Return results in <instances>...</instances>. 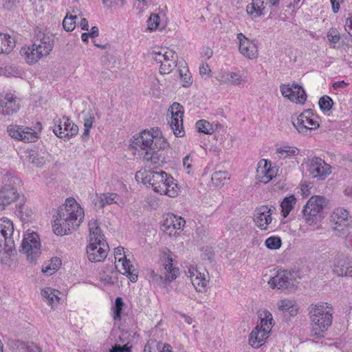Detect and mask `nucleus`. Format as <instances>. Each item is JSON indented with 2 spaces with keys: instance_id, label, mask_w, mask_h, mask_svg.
Masks as SVG:
<instances>
[{
  "instance_id": "de8ad7c7",
  "label": "nucleus",
  "mask_w": 352,
  "mask_h": 352,
  "mask_svg": "<svg viewBox=\"0 0 352 352\" xmlns=\"http://www.w3.org/2000/svg\"><path fill=\"white\" fill-rule=\"evenodd\" d=\"M76 15L70 14L69 16H68V14H67V16L65 17L63 21V28L67 32L72 31L76 27Z\"/></svg>"
},
{
  "instance_id": "393cba45",
  "label": "nucleus",
  "mask_w": 352,
  "mask_h": 352,
  "mask_svg": "<svg viewBox=\"0 0 352 352\" xmlns=\"http://www.w3.org/2000/svg\"><path fill=\"white\" fill-rule=\"evenodd\" d=\"M20 54L29 65L35 64L42 58L47 56L45 54L43 53L42 50L36 47L33 43L31 45L23 47L20 50Z\"/></svg>"
},
{
  "instance_id": "f704fd0d",
  "label": "nucleus",
  "mask_w": 352,
  "mask_h": 352,
  "mask_svg": "<svg viewBox=\"0 0 352 352\" xmlns=\"http://www.w3.org/2000/svg\"><path fill=\"white\" fill-rule=\"evenodd\" d=\"M296 203V199L294 195L285 197L280 203L281 214L285 218L287 217L291 210L294 208Z\"/></svg>"
},
{
  "instance_id": "79ce46f5",
  "label": "nucleus",
  "mask_w": 352,
  "mask_h": 352,
  "mask_svg": "<svg viewBox=\"0 0 352 352\" xmlns=\"http://www.w3.org/2000/svg\"><path fill=\"white\" fill-rule=\"evenodd\" d=\"M164 343L155 340H149L144 346L143 352H160Z\"/></svg>"
},
{
  "instance_id": "9d476101",
  "label": "nucleus",
  "mask_w": 352,
  "mask_h": 352,
  "mask_svg": "<svg viewBox=\"0 0 352 352\" xmlns=\"http://www.w3.org/2000/svg\"><path fill=\"white\" fill-rule=\"evenodd\" d=\"M38 131L31 127L21 125H10L8 126L7 131L10 136L17 140L24 142H36L38 138V132L41 131L42 124L41 122L36 123Z\"/></svg>"
},
{
  "instance_id": "bf43d9fd",
  "label": "nucleus",
  "mask_w": 352,
  "mask_h": 352,
  "mask_svg": "<svg viewBox=\"0 0 352 352\" xmlns=\"http://www.w3.org/2000/svg\"><path fill=\"white\" fill-rule=\"evenodd\" d=\"M19 1L20 0H4L3 8L8 10H12L19 3Z\"/></svg>"
},
{
  "instance_id": "4468645a",
  "label": "nucleus",
  "mask_w": 352,
  "mask_h": 352,
  "mask_svg": "<svg viewBox=\"0 0 352 352\" xmlns=\"http://www.w3.org/2000/svg\"><path fill=\"white\" fill-rule=\"evenodd\" d=\"M282 95L292 102L303 104L307 100V94L302 86L296 82L292 84L282 85L280 86Z\"/></svg>"
},
{
  "instance_id": "a878e982",
  "label": "nucleus",
  "mask_w": 352,
  "mask_h": 352,
  "mask_svg": "<svg viewBox=\"0 0 352 352\" xmlns=\"http://www.w3.org/2000/svg\"><path fill=\"white\" fill-rule=\"evenodd\" d=\"M186 223V221L181 217L175 214H168L163 223L164 230L168 233L169 235H175L176 230L183 228Z\"/></svg>"
},
{
  "instance_id": "c756f323",
  "label": "nucleus",
  "mask_w": 352,
  "mask_h": 352,
  "mask_svg": "<svg viewBox=\"0 0 352 352\" xmlns=\"http://www.w3.org/2000/svg\"><path fill=\"white\" fill-rule=\"evenodd\" d=\"M270 333L260 328L258 325L256 326L250 335L249 344L256 349L261 346Z\"/></svg>"
},
{
  "instance_id": "a18cd8bd",
  "label": "nucleus",
  "mask_w": 352,
  "mask_h": 352,
  "mask_svg": "<svg viewBox=\"0 0 352 352\" xmlns=\"http://www.w3.org/2000/svg\"><path fill=\"white\" fill-rule=\"evenodd\" d=\"M124 302L121 297H117L115 300L114 306L112 308L113 318L115 320H120Z\"/></svg>"
},
{
  "instance_id": "39448f33",
  "label": "nucleus",
  "mask_w": 352,
  "mask_h": 352,
  "mask_svg": "<svg viewBox=\"0 0 352 352\" xmlns=\"http://www.w3.org/2000/svg\"><path fill=\"white\" fill-rule=\"evenodd\" d=\"M21 179L11 174H5L2 178V186L0 189V211L15 201L18 197L17 186Z\"/></svg>"
},
{
  "instance_id": "9b49d317",
  "label": "nucleus",
  "mask_w": 352,
  "mask_h": 352,
  "mask_svg": "<svg viewBox=\"0 0 352 352\" xmlns=\"http://www.w3.org/2000/svg\"><path fill=\"white\" fill-rule=\"evenodd\" d=\"M14 228L11 221L0 219V252L3 250L7 254L12 253L14 248V241L12 238Z\"/></svg>"
},
{
  "instance_id": "bb28decb",
  "label": "nucleus",
  "mask_w": 352,
  "mask_h": 352,
  "mask_svg": "<svg viewBox=\"0 0 352 352\" xmlns=\"http://www.w3.org/2000/svg\"><path fill=\"white\" fill-rule=\"evenodd\" d=\"M348 257L343 254H338L333 263V272L338 276H352V267L347 263Z\"/></svg>"
},
{
  "instance_id": "6e6d98bb",
  "label": "nucleus",
  "mask_w": 352,
  "mask_h": 352,
  "mask_svg": "<svg viewBox=\"0 0 352 352\" xmlns=\"http://www.w3.org/2000/svg\"><path fill=\"white\" fill-rule=\"evenodd\" d=\"M242 78L239 74L230 72V82L229 84L233 85H239L241 83Z\"/></svg>"
},
{
  "instance_id": "423d86ee",
  "label": "nucleus",
  "mask_w": 352,
  "mask_h": 352,
  "mask_svg": "<svg viewBox=\"0 0 352 352\" xmlns=\"http://www.w3.org/2000/svg\"><path fill=\"white\" fill-rule=\"evenodd\" d=\"M327 202L322 196H312L302 209V216L309 224L316 223L322 215V211Z\"/></svg>"
},
{
  "instance_id": "f8f14e48",
  "label": "nucleus",
  "mask_w": 352,
  "mask_h": 352,
  "mask_svg": "<svg viewBox=\"0 0 352 352\" xmlns=\"http://www.w3.org/2000/svg\"><path fill=\"white\" fill-rule=\"evenodd\" d=\"M168 113L170 114V120L168 121L174 135L176 137H183L185 131L183 128L184 108L177 103L174 102L168 109Z\"/></svg>"
},
{
  "instance_id": "3c124183",
  "label": "nucleus",
  "mask_w": 352,
  "mask_h": 352,
  "mask_svg": "<svg viewBox=\"0 0 352 352\" xmlns=\"http://www.w3.org/2000/svg\"><path fill=\"white\" fill-rule=\"evenodd\" d=\"M84 127L92 128L95 120L94 113L92 110L85 111L82 112Z\"/></svg>"
},
{
  "instance_id": "7ed1b4c3",
  "label": "nucleus",
  "mask_w": 352,
  "mask_h": 352,
  "mask_svg": "<svg viewBox=\"0 0 352 352\" xmlns=\"http://www.w3.org/2000/svg\"><path fill=\"white\" fill-rule=\"evenodd\" d=\"M142 183L149 184L153 190L160 195H166L175 197L178 194V187L174 178L163 170H144L140 173ZM136 178H140V173H137Z\"/></svg>"
},
{
  "instance_id": "a19ab883",
  "label": "nucleus",
  "mask_w": 352,
  "mask_h": 352,
  "mask_svg": "<svg viewBox=\"0 0 352 352\" xmlns=\"http://www.w3.org/2000/svg\"><path fill=\"white\" fill-rule=\"evenodd\" d=\"M62 264L61 260L58 257L52 258L50 260V263L45 267H43L42 272L47 273L49 275H52L56 272Z\"/></svg>"
},
{
  "instance_id": "4be33fe9",
  "label": "nucleus",
  "mask_w": 352,
  "mask_h": 352,
  "mask_svg": "<svg viewBox=\"0 0 352 352\" xmlns=\"http://www.w3.org/2000/svg\"><path fill=\"white\" fill-rule=\"evenodd\" d=\"M278 169L272 167V164L267 160H261L258 164L256 178L263 183H267L277 174Z\"/></svg>"
},
{
  "instance_id": "ddd939ff",
  "label": "nucleus",
  "mask_w": 352,
  "mask_h": 352,
  "mask_svg": "<svg viewBox=\"0 0 352 352\" xmlns=\"http://www.w3.org/2000/svg\"><path fill=\"white\" fill-rule=\"evenodd\" d=\"M54 123L53 131L60 138L69 140L78 134V126L67 116L54 120Z\"/></svg>"
},
{
  "instance_id": "f03ea898",
  "label": "nucleus",
  "mask_w": 352,
  "mask_h": 352,
  "mask_svg": "<svg viewBox=\"0 0 352 352\" xmlns=\"http://www.w3.org/2000/svg\"><path fill=\"white\" fill-rule=\"evenodd\" d=\"M54 217V232L57 235H67L80 226L84 217V210L74 198H67Z\"/></svg>"
},
{
  "instance_id": "412c9836",
  "label": "nucleus",
  "mask_w": 352,
  "mask_h": 352,
  "mask_svg": "<svg viewBox=\"0 0 352 352\" xmlns=\"http://www.w3.org/2000/svg\"><path fill=\"white\" fill-rule=\"evenodd\" d=\"M272 210L268 206H262L255 211L254 221L262 230H267L272 221Z\"/></svg>"
},
{
  "instance_id": "864d4df0",
  "label": "nucleus",
  "mask_w": 352,
  "mask_h": 352,
  "mask_svg": "<svg viewBox=\"0 0 352 352\" xmlns=\"http://www.w3.org/2000/svg\"><path fill=\"white\" fill-rule=\"evenodd\" d=\"M165 49L166 48H157L152 52V58L155 62L160 64L162 63L164 56L165 55Z\"/></svg>"
},
{
  "instance_id": "338daca9",
  "label": "nucleus",
  "mask_w": 352,
  "mask_h": 352,
  "mask_svg": "<svg viewBox=\"0 0 352 352\" xmlns=\"http://www.w3.org/2000/svg\"><path fill=\"white\" fill-rule=\"evenodd\" d=\"M344 28L349 34L352 36V16L346 19Z\"/></svg>"
},
{
  "instance_id": "c85d7f7f",
  "label": "nucleus",
  "mask_w": 352,
  "mask_h": 352,
  "mask_svg": "<svg viewBox=\"0 0 352 352\" xmlns=\"http://www.w3.org/2000/svg\"><path fill=\"white\" fill-rule=\"evenodd\" d=\"M188 274L192 284L197 289L201 291L206 287L209 280L204 273L199 272L197 267L190 266L188 269Z\"/></svg>"
},
{
  "instance_id": "8fccbe9b",
  "label": "nucleus",
  "mask_w": 352,
  "mask_h": 352,
  "mask_svg": "<svg viewBox=\"0 0 352 352\" xmlns=\"http://www.w3.org/2000/svg\"><path fill=\"white\" fill-rule=\"evenodd\" d=\"M281 244V239L278 236H270L265 241V245L270 250H278L280 248Z\"/></svg>"
},
{
  "instance_id": "72a5a7b5",
  "label": "nucleus",
  "mask_w": 352,
  "mask_h": 352,
  "mask_svg": "<svg viewBox=\"0 0 352 352\" xmlns=\"http://www.w3.org/2000/svg\"><path fill=\"white\" fill-rule=\"evenodd\" d=\"M89 230L90 234V242L105 241L104 235L101 234V230L96 220L91 219L89 221Z\"/></svg>"
},
{
  "instance_id": "5701e85b",
  "label": "nucleus",
  "mask_w": 352,
  "mask_h": 352,
  "mask_svg": "<svg viewBox=\"0 0 352 352\" xmlns=\"http://www.w3.org/2000/svg\"><path fill=\"white\" fill-rule=\"evenodd\" d=\"M268 284L272 289H288L293 285L292 274L286 270H279L268 280Z\"/></svg>"
},
{
  "instance_id": "09e8293b",
  "label": "nucleus",
  "mask_w": 352,
  "mask_h": 352,
  "mask_svg": "<svg viewBox=\"0 0 352 352\" xmlns=\"http://www.w3.org/2000/svg\"><path fill=\"white\" fill-rule=\"evenodd\" d=\"M327 38L328 41L331 43V47L335 48L336 45L340 39V33L336 29L331 28L327 32Z\"/></svg>"
},
{
  "instance_id": "69168bd1",
  "label": "nucleus",
  "mask_w": 352,
  "mask_h": 352,
  "mask_svg": "<svg viewBox=\"0 0 352 352\" xmlns=\"http://www.w3.org/2000/svg\"><path fill=\"white\" fill-rule=\"evenodd\" d=\"M210 72V69L208 63H203L199 67V74L203 76Z\"/></svg>"
},
{
  "instance_id": "a211bd4d",
  "label": "nucleus",
  "mask_w": 352,
  "mask_h": 352,
  "mask_svg": "<svg viewBox=\"0 0 352 352\" xmlns=\"http://www.w3.org/2000/svg\"><path fill=\"white\" fill-rule=\"evenodd\" d=\"M115 259L119 262H122V274L126 275L131 282L135 283L138 280V272L134 266L131 264L130 260L126 258L124 252V248L118 247L114 251Z\"/></svg>"
},
{
  "instance_id": "0eeeda50",
  "label": "nucleus",
  "mask_w": 352,
  "mask_h": 352,
  "mask_svg": "<svg viewBox=\"0 0 352 352\" xmlns=\"http://www.w3.org/2000/svg\"><path fill=\"white\" fill-rule=\"evenodd\" d=\"M163 265L165 271L164 276L157 274L154 270L148 271L147 276L151 283L159 286H166L177 277L179 268L173 266V258L169 254H167L166 262Z\"/></svg>"
},
{
  "instance_id": "5fc2aeb1",
  "label": "nucleus",
  "mask_w": 352,
  "mask_h": 352,
  "mask_svg": "<svg viewBox=\"0 0 352 352\" xmlns=\"http://www.w3.org/2000/svg\"><path fill=\"white\" fill-rule=\"evenodd\" d=\"M28 162L36 167H41L44 164L43 157H39L37 154H31L28 156Z\"/></svg>"
},
{
  "instance_id": "0e129e2a",
  "label": "nucleus",
  "mask_w": 352,
  "mask_h": 352,
  "mask_svg": "<svg viewBox=\"0 0 352 352\" xmlns=\"http://www.w3.org/2000/svg\"><path fill=\"white\" fill-rule=\"evenodd\" d=\"M343 1L344 0H331L332 10L334 13L338 12L340 10V3H342Z\"/></svg>"
},
{
  "instance_id": "ea45409f",
  "label": "nucleus",
  "mask_w": 352,
  "mask_h": 352,
  "mask_svg": "<svg viewBox=\"0 0 352 352\" xmlns=\"http://www.w3.org/2000/svg\"><path fill=\"white\" fill-rule=\"evenodd\" d=\"M186 65V63H184ZM179 73L180 79L182 81V86L187 87H189L192 81V77L189 72V69L187 66H181V68L179 69Z\"/></svg>"
},
{
  "instance_id": "6e6552de",
  "label": "nucleus",
  "mask_w": 352,
  "mask_h": 352,
  "mask_svg": "<svg viewBox=\"0 0 352 352\" xmlns=\"http://www.w3.org/2000/svg\"><path fill=\"white\" fill-rule=\"evenodd\" d=\"M320 119L311 109H307L294 119L292 117V124L296 130L303 135L309 134L312 130L320 126Z\"/></svg>"
},
{
  "instance_id": "f3484780",
  "label": "nucleus",
  "mask_w": 352,
  "mask_h": 352,
  "mask_svg": "<svg viewBox=\"0 0 352 352\" xmlns=\"http://www.w3.org/2000/svg\"><path fill=\"white\" fill-rule=\"evenodd\" d=\"M109 245L106 241H94L87 247V254L91 262H101L107 256Z\"/></svg>"
},
{
  "instance_id": "052dcab7",
  "label": "nucleus",
  "mask_w": 352,
  "mask_h": 352,
  "mask_svg": "<svg viewBox=\"0 0 352 352\" xmlns=\"http://www.w3.org/2000/svg\"><path fill=\"white\" fill-rule=\"evenodd\" d=\"M201 54L206 60H208L212 56L213 52L209 47L204 46L201 48Z\"/></svg>"
},
{
  "instance_id": "774afa93",
  "label": "nucleus",
  "mask_w": 352,
  "mask_h": 352,
  "mask_svg": "<svg viewBox=\"0 0 352 352\" xmlns=\"http://www.w3.org/2000/svg\"><path fill=\"white\" fill-rule=\"evenodd\" d=\"M191 162H192V159H191V156L190 155L185 156L183 159L184 166L185 168H186L187 169L191 168H192Z\"/></svg>"
},
{
  "instance_id": "c9c22d12",
  "label": "nucleus",
  "mask_w": 352,
  "mask_h": 352,
  "mask_svg": "<svg viewBox=\"0 0 352 352\" xmlns=\"http://www.w3.org/2000/svg\"><path fill=\"white\" fill-rule=\"evenodd\" d=\"M118 199L119 197L116 193H101L98 197V204L101 208H104L107 205H110L113 203L117 204Z\"/></svg>"
},
{
  "instance_id": "473e14b6",
  "label": "nucleus",
  "mask_w": 352,
  "mask_h": 352,
  "mask_svg": "<svg viewBox=\"0 0 352 352\" xmlns=\"http://www.w3.org/2000/svg\"><path fill=\"white\" fill-rule=\"evenodd\" d=\"M58 292L50 287H47L41 291V295L45 301L52 308L59 302Z\"/></svg>"
},
{
  "instance_id": "58836bf2",
  "label": "nucleus",
  "mask_w": 352,
  "mask_h": 352,
  "mask_svg": "<svg viewBox=\"0 0 352 352\" xmlns=\"http://www.w3.org/2000/svg\"><path fill=\"white\" fill-rule=\"evenodd\" d=\"M229 175L227 171H216L212 175V182L215 186H221L224 184L226 179H228Z\"/></svg>"
},
{
  "instance_id": "c03bdc74",
  "label": "nucleus",
  "mask_w": 352,
  "mask_h": 352,
  "mask_svg": "<svg viewBox=\"0 0 352 352\" xmlns=\"http://www.w3.org/2000/svg\"><path fill=\"white\" fill-rule=\"evenodd\" d=\"M177 58H170L161 63L160 67V72L162 74H169L176 67Z\"/></svg>"
},
{
  "instance_id": "4d7b16f0",
  "label": "nucleus",
  "mask_w": 352,
  "mask_h": 352,
  "mask_svg": "<svg viewBox=\"0 0 352 352\" xmlns=\"http://www.w3.org/2000/svg\"><path fill=\"white\" fill-rule=\"evenodd\" d=\"M217 80L220 83L229 84L230 82V72H221L217 76Z\"/></svg>"
},
{
  "instance_id": "6ab92c4d",
  "label": "nucleus",
  "mask_w": 352,
  "mask_h": 352,
  "mask_svg": "<svg viewBox=\"0 0 352 352\" xmlns=\"http://www.w3.org/2000/svg\"><path fill=\"white\" fill-rule=\"evenodd\" d=\"M308 171L312 177L324 179L331 173V166L322 159L314 157L310 161Z\"/></svg>"
},
{
  "instance_id": "cd10ccee",
  "label": "nucleus",
  "mask_w": 352,
  "mask_h": 352,
  "mask_svg": "<svg viewBox=\"0 0 352 352\" xmlns=\"http://www.w3.org/2000/svg\"><path fill=\"white\" fill-rule=\"evenodd\" d=\"M267 6L266 0H252V3L246 6V12L252 18H257L267 12Z\"/></svg>"
},
{
  "instance_id": "e2e57ef3",
  "label": "nucleus",
  "mask_w": 352,
  "mask_h": 352,
  "mask_svg": "<svg viewBox=\"0 0 352 352\" xmlns=\"http://www.w3.org/2000/svg\"><path fill=\"white\" fill-rule=\"evenodd\" d=\"M116 352H131V346H129L128 344L120 346L119 344H115L113 346Z\"/></svg>"
},
{
  "instance_id": "e433bc0d",
  "label": "nucleus",
  "mask_w": 352,
  "mask_h": 352,
  "mask_svg": "<svg viewBox=\"0 0 352 352\" xmlns=\"http://www.w3.org/2000/svg\"><path fill=\"white\" fill-rule=\"evenodd\" d=\"M274 319L272 314L267 311L264 310L263 314H261L260 328L265 329L268 332L271 331V328L274 325Z\"/></svg>"
},
{
  "instance_id": "680f3d73",
  "label": "nucleus",
  "mask_w": 352,
  "mask_h": 352,
  "mask_svg": "<svg viewBox=\"0 0 352 352\" xmlns=\"http://www.w3.org/2000/svg\"><path fill=\"white\" fill-rule=\"evenodd\" d=\"M177 58V56L176 55L175 52L171 50H169L168 48L165 49V55L164 56L163 60L162 63H163L165 60H168V59L173 58L175 59Z\"/></svg>"
},
{
  "instance_id": "2f4dec72",
  "label": "nucleus",
  "mask_w": 352,
  "mask_h": 352,
  "mask_svg": "<svg viewBox=\"0 0 352 352\" xmlns=\"http://www.w3.org/2000/svg\"><path fill=\"white\" fill-rule=\"evenodd\" d=\"M14 46L15 42L10 35L0 32V54L10 53Z\"/></svg>"
},
{
  "instance_id": "4c0bfd02",
  "label": "nucleus",
  "mask_w": 352,
  "mask_h": 352,
  "mask_svg": "<svg viewBox=\"0 0 352 352\" xmlns=\"http://www.w3.org/2000/svg\"><path fill=\"white\" fill-rule=\"evenodd\" d=\"M295 301L292 299H283L278 302V309L283 311H289L291 316L297 314V309H294Z\"/></svg>"
},
{
  "instance_id": "603ef678",
  "label": "nucleus",
  "mask_w": 352,
  "mask_h": 352,
  "mask_svg": "<svg viewBox=\"0 0 352 352\" xmlns=\"http://www.w3.org/2000/svg\"><path fill=\"white\" fill-rule=\"evenodd\" d=\"M160 23V16L157 14H151L149 19L147 21L148 28L149 30H155Z\"/></svg>"
},
{
  "instance_id": "13d9d810",
  "label": "nucleus",
  "mask_w": 352,
  "mask_h": 352,
  "mask_svg": "<svg viewBox=\"0 0 352 352\" xmlns=\"http://www.w3.org/2000/svg\"><path fill=\"white\" fill-rule=\"evenodd\" d=\"M21 346L22 349H25L27 352H41L40 349L33 343H21Z\"/></svg>"
},
{
  "instance_id": "b1692460",
  "label": "nucleus",
  "mask_w": 352,
  "mask_h": 352,
  "mask_svg": "<svg viewBox=\"0 0 352 352\" xmlns=\"http://www.w3.org/2000/svg\"><path fill=\"white\" fill-rule=\"evenodd\" d=\"M299 149L295 146L284 145L276 148V154L280 161V164L283 165L288 162L294 164L297 161L299 155Z\"/></svg>"
},
{
  "instance_id": "dca6fc26",
  "label": "nucleus",
  "mask_w": 352,
  "mask_h": 352,
  "mask_svg": "<svg viewBox=\"0 0 352 352\" xmlns=\"http://www.w3.org/2000/svg\"><path fill=\"white\" fill-rule=\"evenodd\" d=\"M54 36L50 32H43L41 30H36L32 39V43L38 50H42L43 54L48 56L54 47Z\"/></svg>"
},
{
  "instance_id": "7c9ffc66",
  "label": "nucleus",
  "mask_w": 352,
  "mask_h": 352,
  "mask_svg": "<svg viewBox=\"0 0 352 352\" xmlns=\"http://www.w3.org/2000/svg\"><path fill=\"white\" fill-rule=\"evenodd\" d=\"M349 212L343 208L337 209L331 216L332 221L336 226L335 229L339 227H346L348 225Z\"/></svg>"
},
{
  "instance_id": "20e7f679",
  "label": "nucleus",
  "mask_w": 352,
  "mask_h": 352,
  "mask_svg": "<svg viewBox=\"0 0 352 352\" xmlns=\"http://www.w3.org/2000/svg\"><path fill=\"white\" fill-rule=\"evenodd\" d=\"M333 313V307L327 302H320L309 307L308 316L314 336L316 338L324 336L332 324Z\"/></svg>"
},
{
  "instance_id": "49530a36",
  "label": "nucleus",
  "mask_w": 352,
  "mask_h": 352,
  "mask_svg": "<svg viewBox=\"0 0 352 352\" xmlns=\"http://www.w3.org/2000/svg\"><path fill=\"white\" fill-rule=\"evenodd\" d=\"M333 104V100L328 96H322L318 101V105L322 112H327L331 110Z\"/></svg>"
},
{
  "instance_id": "1a4fd4ad",
  "label": "nucleus",
  "mask_w": 352,
  "mask_h": 352,
  "mask_svg": "<svg viewBox=\"0 0 352 352\" xmlns=\"http://www.w3.org/2000/svg\"><path fill=\"white\" fill-rule=\"evenodd\" d=\"M19 251L26 254L28 261H35L41 254V243L38 235L36 232L25 234Z\"/></svg>"
},
{
  "instance_id": "f257e3e1",
  "label": "nucleus",
  "mask_w": 352,
  "mask_h": 352,
  "mask_svg": "<svg viewBox=\"0 0 352 352\" xmlns=\"http://www.w3.org/2000/svg\"><path fill=\"white\" fill-rule=\"evenodd\" d=\"M131 145L139 151L144 160L157 166H162L169 161L167 148L169 143L162 136L160 130H144L134 136Z\"/></svg>"
},
{
  "instance_id": "aec40b11",
  "label": "nucleus",
  "mask_w": 352,
  "mask_h": 352,
  "mask_svg": "<svg viewBox=\"0 0 352 352\" xmlns=\"http://www.w3.org/2000/svg\"><path fill=\"white\" fill-rule=\"evenodd\" d=\"M236 38L239 42L240 53L249 59L256 58L258 54L255 41H250L243 33L237 34Z\"/></svg>"
},
{
  "instance_id": "2eb2a0df",
  "label": "nucleus",
  "mask_w": 352,
  "mask_h": 352,
  "mask_svg": "<svg viewBox=\"0 0 352 352\" xmlns=\"http://www.w3.org/2000/svg\"><path fill=\"white\" fill-rule=\"evenodd\" d=\"M21 107L19 98L12 94L0 96V114L11 117L16 114Z\"/></svg>"
},
{
  "instance_id": "37998d69",
  "label": "nucleus",
  "mask_w": 352,
  "mask_h": 352,
  "mask_svg": "<svg viewBox=\"0 0 352 352\" xmlns=\"http://www.w3.org/2000/svg\"><path fill=\"white\" fill-rule=\"evenodd\" d=\"M196 127L199 132L205 134H212L214 129L210 123L205 120H199L196 122Z\"/></svg>"
}]
</instances>
